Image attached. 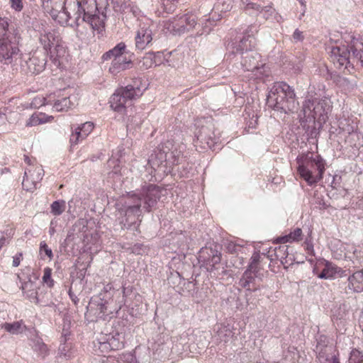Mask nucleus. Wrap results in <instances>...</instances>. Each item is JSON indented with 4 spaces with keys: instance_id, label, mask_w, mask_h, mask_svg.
Segmentation results:
<instances>
[{
    "instance_id": "obj_1",
    "label": "nucleus",
    "mask_w": 363,
    "mask_h": 363,
    "mask_svg": "<svg viewBox=\"0 0 363 363\" xmlns=\"http://www.w3.org/2000/svg\"><path fill=\"white\" fill-rule=\"evenodd\" d=\"M160 196V187L154 184L143 187L139 193L128 194L124 196L121 209L124 213V218L121 221V228L137 230L143 213L150 212Z\"/></svg>"
},
{
    "instance_id": "obj_2",
    "label": "nucleus",
    "mask_w": 363,
    "mask_h": 363,
    "mask_svg": "<svg viewBox=\"0 0 363 363\" xmlns=\"http://www.w3.org/2000/svg\"><path fill=\"white\" fill-rule=\"evenodd\" d=\"M10 36L7 41L0 44V62L11 65L13 70L24 74H37L43 72L46 65V57L44 55L28 57L19 49L21 35L15 32Z\"/></svg>"
},
{
    "instance_id": "obj_3",
    "label": "nucleus",
    "mask_w": 363,
    "mask_h": 363,
    "mask_svg": "<svg viewBox=\"0 0 363 363\" xmlns=\"http://www.w3.org/2000/svg\"><path fill=\"white\" fill-rule=\"evenodd\" d=\"M212 26L210 18L200 19L196 12L187 11L177 14L168 27L174 35L195 31L197 36L208 33Z\"/></svg>"
},
{
    "instance_id": "obj_4",
    "label": "nucleus",
    "mask_w": 363,
    "mask_h": 363,
    "mask_svg": "<svg viewBox=\"0 0 363 363\" xmlns=\"http://www.w3.org/2000/svg\"><path fill=\"white\" fill-rule=\"evenodd\" d=\"M267 105L276 111L287 113L298 109V102L294 90L286 83L276 82L267 97Z\"/></svg>"
},
{
    "instance_id": "obj_5",
    "label": "nucleus",
    "mask_w": 363,
    "mask_h": 363,
    "mask_svg": "<svg viewBox=\"0 0 363 363\" xmlns=\"http://www.w3.org/2000/svg\"><path fill=\"white\" fill-rule=\"evenodd\" d=\"M145 89L141 78L133 79L131 84L117 89L112 94L109 101L111 108L115 111L125 113L127 106L140 97Z\"/></svg>"
},
{
    "instance_id": "obj_6",
    "label": "nucleus",
    "mask_w": 363,
    "mask_h": 363,
    "mask_svg": "<svg viewBox=\"0 0 363 363\" xmlns=\"http://www.w3.org/2000/svg\"><path fill=\"white\" fill-rule=\"evenodd\" d=\"M297 171L301 179L309 186L322 179L325 172V162L319 155L315 157L302 155L296 157Z\"/></svg>"
},
{
    "instance_id": "obj_7",
    "label": "nucleus",
    "mask_w": 363,
    "mask_h": 363,
    "mask_svg": "<svg viewBox=\"0 0 363 363\" xmlns=\"http://www.w3.org/2000/svg\"><path fill=\"white\" fill-rule=\"evenodd\" d=\"M181 145H174L170 142L163 145L149 160L152 167L164 166L172 168L183 160V150Z\"/></svg>"
},
{
    "instance_id": "obj_8",
    "label": "nucleus",
    "mask_w": 363,
    "mask_h": 363,
    "mask_svg": "<svg viewBox=\"0 0 363 363\" xmlns=\"http://www.w3.org/2000/svg\"><path fill=\"white\" fill-rule=\"evenodd\" d=\"M240 57L242 68L250 72V78L261 80L270 75L269 67L261 61L262 57L257 51L245 52Z\"/></svg>"
},
{
    "instance_id": "obj_9",
    "label": "nucleus",
    "mask_w": 363,
    "mask_h": 363,
    "mask_svg": "<svg viewBox=\"0 0 363 363\" xmlns=\"http://www.w3.org/2000/svg\"><path fill=\"white\" fill-rule=\"evenodd\" d=\"M197 125L195 131V147H199L201 150L212 149L220 142V133H216V129L211 119L200 121Z\"/></svg>"
},
{
    "instance_id": "obj_10",
    "label": "nucleus",
    "mask_w": 363,
    "mask_h": 363,
    "mask_svg": "<svg viewBox=\"0 0 363 363\" xmlns=\"http://www.w3.org/2000/svg\"><path fill=\"white\" fill-rule=\"evenodd\" d=\"M330 108L328 99L314 98L309 95L303 104V118L306 121H315V119L319 122L325 121Z\"/></svg>"
},
{
    "instance_id": "obj_11",
    "label": "nucleus",
    "mask_w": 363,
    "mask_h": 363,
    "mask_svg": "<svg viewBox=\"0 0 363 363\" xmlns=\"http://www.w3.org/2000/svg\"><path fill=\"white\" fill-rule=\"evenodd\" d=\"M69 6H71L69 9L70 15L73 13L75 16V21L77 26L79 25V19L83 17L88 16H92L94 13H99V9L96 3V0H82L81 1L78 0H69ZM72 16H70V18Z\"/></svg>"
},
{
    "instance_id": "obj_12",
    "label": "nucleus",
    "mask_w": 363,
    "mask_h": 363,
    "mask_svg": "<svg viewBox=\"0 0 363 363\" xmlns=\"http://www.w3.org/2000/svg\"><path fill=\"white\" fill-rule=\"evenodd\" d=\"M315 352L319 363H340L337 358L338 352L333 345L328 344L325 336H320L318 339Z\"/></svg>"
},
{
    "instance_id": "obj_13",
    "label": "nucleus",
    "mask_w": 363,
    "mask_h": 363,
    "mask_svg": "<svg viewBox=\"0 0 363 363\" xmlns=\"http://www.w3.org/2000/svg\"><path fill=\"white\" fill-rule=\"evenodd\" d=\"M329 51L330 57L333 64L339 69H347L352 67L353 69V62L350 58L351 50L348 46H332Z\"/></svg>"
},
{
    "instance_id": "obj_14",
    "label": "nucleus",
    "mask_w": 363,
    "mask_h": 363,
    "mask_svg": "<svg viewBox=\"0 0 363 363\" xmlns=\"http://www.w3.org/2000/svg\"><path fill=\"white\" fill-rule=\"evenodd\" d=\"M199 261L201 262L207 272H209L221 261V252L218 246L202 247L199 254Z\"/></svg>"
},
{
    "instance_id": "obj_15",
    "label": "nucleus",
    "mask_w": 363,
    "mask_h": 363,
    "mask_svg": "<svg viewBox=\"0 0 363 363\" xmlns=\"http://www.w3.org/2000/svg\"><path fill=\"white\" fill-rule=\"evenodd\" d=\"M255 30V26L251 25L247 27L243 37L233 47V52L242 55L245 52L254 50L253 48L256 45V40L254 37Z\"/></svg>"
},
{
    "instance_id": "obj_16",
    "label": "nucleus",
    "mask_w": 363,
    "mask_h": 363,
    "mask_svg": "<svg viewBox=\"0 0 363 363\" xmlns=\"http://www.w3.org/2000/svg\"><path fill=\"white\" fill-rule=\"evenodd\" d=\"M340 133H342L345 136V142L350 146L355 145L353 141L359 138V134L357 132V123L352 118H342L338 122Z\"/></svg>"
},
{
    "instance_id": "obj_17",
    "label": "nucleus",
    "mask_w": 363,
    "mask_h": 363,
    "mask_svg": "<svg viewBox=\"0 0 363 363\" xmlns=\"http://www.w3.org/2000/svg\"><path fill=\"white\" fill-rule=\"evenodd\" d=\"M111 286L108 285L104 288V291H101L99 296L93 299L90 302V310L91 311L94 306H96V310L99 311L97 313V316L101 317L104 315L108 311V306L109 304V300L112 296V292L111 291Z\"/></svg>"
},
{
    "instance_id": "obj_18",
    "label": "nucleus",
    "mask_w": 363,
    "mask_h": 363,
    "mask_svg": "<svg viewBox=\"0 0 363 363\" xmlns=\"http://www.w3.org/2000/svg\"><path fill=\"white\" fill-rule=\"evenodd\" d=\"M43 174L44 171L40 167H35L33 171H26L22 182L23 188L26 191H33L37 189V185L42 180Z\"/></svg>"
},
{
    "instance_id": "obj_19",
    "label": "nucleus",
    "mask_w": 363,
    "mask_h": 363,
    "mask_svg": "<svg viewBox=\"0 0 363 363\" xmlns=\"http://www.w3.org/2000/svg\"><path fill=\"white\" fill-rule=\"evenodd\" d=\"M43 174L44 171L40 167H35L33 171H26L22 182L23 188L26 191H33L37 189V185L42 180Z\"/></svg>"
},
{
    "instance_id": "obj_20",
    "label": "nucleus",
    "mask_w": 363,
    "mask_h": 363,
    "mask_svg": "<svg viewBox=\"0 0 363 363\" xmlns=\"http://www.w3.org/2000/svg\"><path fill=\"white\" fill-rule=\"evenodd\" d=\"M363 291V269L350 274L345 292L347 294Z\"/></svg>"
},
{
    "instance_id": "obj_21",
    "label": "nucleus",
    "mask_w": 363,
    "mask_h": 363,
    "mask_svg": "<svg viewBox=\"0 0 363 363\" xmlns=\"http://www.w3.org/2000/svg\"><path fill=\"white\" fill-rule=\"evenodd\" d=\"M152 31L146 24L140 25L135 36V47L138 50H143L152 40Z\"/></svg>"
},
{
    "instance_id": "obj_22",
    "label": "nucleus",
    "mask_w": 363,
    "mask_h": 363,
    "mask_svg": "<svg viewBox=\"0 0 363 363\" xmlns=\"http://www.w3.org/2000/svg\"><path fill=\"white\" fill-rule=\"evenodd\" d=\"M350 38L348 46L352 52V62H359L363 66V42L362 39L354 36Z\"/></svg>"
},
{
    "instance_id": "obj_23",
    "label": "nucleus",
    "mask_w": 363,
    "mask_h": 363,
    "mask_svg": "<svg viewBox=\"0 0 363 363\" xmlns=\"http://www.w3.org/2000/svg\"><path fill=\"white\" fill-rule=\"evenodd\" d=\"M60 37V35L58 32L55 30H45L43 33H40L39 42L46 52H48L55 43L59 42Z\"/></svg>"
},
{
    "instance_id": "obj_24",
    "label": "nucleus",
    "mask_w": 363,
    "mask_h": 363,
    "mask_svg": "<svg viewBox=\"0 0 363 363\" xmlns=\"http://www.w3.org/2000/svg\"><path fill=\"white\" fill-rule=\"evenodd\" d=\"M99 13L100 12L94 13L92 16L83 17L82 21L88 23L93 30L101 32L103 30L106 16L104 11H101V14Z\"/></svg>"
},
{
    "instance_id": "obj_25",
    "label": "nucleus",
    "mask_w": 363,
    "mask_h": 363,
    "mask_svg": "<svg viewBox=\"0 0 363 363\" xmlns=\"http://www.w3.org/2000/svg\"><path fill=\"white\" fill-rule=\"evenodd\" d=\"M132 65L131 60L127 59L126 57L113 59L108 70L113 75H117L118 73L131 68Z\"/></svg>"
},
{
    "instance_id": "obj_26",
    "label": "nucleus",
    "mask_w": 363,
    "mask_h": 363,
    "mask_svg": "<svg viewBox=\"0 0 363 363\" xmlns=\"http://www.w3.org/2000/svg\"><path fill=\"white\" fill-rule=\"evenodd\" d=\"M252 274L244 272L239 280V285L249 291H256L260 289V285L257 284L256 278Z\"/></svg>"
},
{
    "instance_id": "obj_27",
    "label": "nucleus",
    "mask_w": 363,
    "mask_h": 363,
    "mask_svg": "<svg viewBox=\"0 0 363 363\" xmlns=\"http://www.w3.org/2000/svg\"><path fill=\"white\" fill-rule=\"evenodd\" d=\"M53 49H50V60L57 66L60 65V59L65 56L66 53V46L65 43L62 40V38H59V42L54 44L52 46Z\"/></svg>"
},
{
    "instance_id": "obj_28",
    "label": "nucleus",
    "mask_w": 363,
    "mask_h": 363,
    "mask_svg": "<svg viewBox=\"0 0 363 363\" xmlns=\"http://www.w3.org/2000/svg\"><path fill=\"white\" fill-rule=\"evenodd\" d=\"M346 250V257L352 262L354 267L363 264V251L359 246L348 245Z\"/></svg>"
},
{
    "instance_id": "obj_29",
    "label": "nucleus",
    "mask_w": 363,
    "mask_h": 363,
    "mask_svg": "<svg viewBox=\"0 0 363 363\" xmlns=\"http://www.w3.org/2000/svg\"><path fill=\"white\" fill-rule=\"evenodd\" d=\"M126 52V45L123 42L118 43L114 48L103 54L101 59L103 61H107L111 59H117L125 57L123 55Z\"/></svg>"
},
{
    "instance_id": "obj_30",
    "label": "nucleus",
    "mask_w": 363,
    "mask_h": 363,
    "mask_svg": "<svg viewBox=\"0 0 363 363\" xmlns=\"http://www.w3.org/2000/svg\"><path fill=\"white\" fill-rule=\"evenodd\" d=\"M9 26L8 19L0 15V44L7 41V38H11L10 35H12L15 32H17L21 35L20 30L18 28H12L10 31H8Z\"/></svg>"
},
{
    "instance_id": "obj_31",
    "label": "nucleus",
    "mask_w": 363,
    "mask_h": 363,
    "mask_svg": "<svg viewBox=\"0 0 363 363\" xmlns=\"http://www.w3.org/2000/svg\"><path fill=\"white\" fill-rule=\"evenodd\" d=\"M41 288L42 287H40L36 282L30 280L24 282L21 285V290L23 294L30 300V302L33 301Z\"/></svg>"
},
{
    "instance_id": "obj_32",
    "label": "nucleus",
    "mask_w": 363,
    "mask_h": 363,
    "mask_svg": "<svg viewBox=\"0 0 363 363\" xmlns=\"http://www.w3.org/2000/svg\"><path fill=\"white\" fill-rule=\"evenodd\" d=\"M208 272L211 278L221 281H228L229 279L232 278L230 272L220 263Z\"/></svg>"
},
{
    "instance_id": "obj_33",
    "label": "nucleus",
    "mask_w": 363,
    "mask_h": 363,
    "mask_svg": "<svg viewBox=\"0 0 363 363\" xmlns=\"http://www.w3.org/2000/svg\"><path fill=\"white\" fill-rule=\"evenodd\" d=\"M1 328L12 335H18L22 333L26 328L23 321H15L13 323H4L1 325Z\"/></svg>"
},
{
    "instance_id": "obj_34",
    "label": "nucleus",
    "mask_w": 363,
    "mask_h": 363,
    "mask_svg": "<svg viewBox=\"0 0 363 363\" xmlns=\"http://www.w3.org/2000/svg\"><path fill=\"white\" fill-rule=\"evenodd\" d=\"M50 297V293L45 291L44 287H42L32 303H34L40 306H49L51 303H52Z\"/></svg>"
},
{
    "instance_id": "obj_35",
    "label": "nucleus",
    "mask_w": 363,
    "mask_h": 363,
    "mask_svg": "<svg viewBox=\"0 0 363 363\" xmlns=\"http://www.w3.org/2000/svg\"><path fill=\"white\" fill-rule=\"evenodd\" d=\"M302 239V230L299 228H296L289 234L286 235L284 236L279 237L277 239V242L278 243H286L291 242L294 241H298Z\"/></svg>"
},
{
    "instance_id": "obj_36",
    "label": "nucleus",
    "mask_w": 363,
    "mask_h": 363,
    "mask_svg": "<svg viewBox=\"0 0 363 363\" xmlns=\"http://www.w3.org/2000/svg\"><path fill=\"white\" fill-rule=\"evenodd\" d=\"M95 351L99 350L101 355L105 356L106 353L111 350L110 344L108 343L106 336L102 335L96 341L94 342Z\"/></svg>"
},
{
    "instance_id": "obj_37",
    "label": "nucleus",
    "mask_w": 363,
    "mask_h": 363,
    "mask_svg": "<svg viewBox=\"0 0 363 363\" xmlns=\"http://www.w3.org/2000/svg\"><path fill=\"white\" fill-rule=\"evenodd\" d=\"M66 208V202L64 200H57L52 202L50 206V213L55 216H60Z\"/></svg>"
},
{
    "instance_id": "obj_38",
    "label": "nucleus",
    "mask_w": 363,
    "mask_h": 363,
    "mask_svg": "<svg viewBox=\"0 0 363 363\" xmlns=\"http://www.w3.org/2000/svg\"><path fill=\"white\" fill-rule=\"evenodd\" d=\"M85 139L86 138H84V136H82L79 128H78L77 126L72 127V133L69 138L71 146L77 145Z\"/></svg>"
},
{
    "instance_id": "obj_39",
    "label": "nucleus",
    "mask_w": 363,
    "mask_h": 363,
    "mask_svg": "<svg viewBox=\"0 0 363 363\" xmlns=\"http://www.w3.org/2000/svg\"><path fill=\"white\" fill-rule=\"evenodd\" d=\"M154 56L152 53L147 52L145 55V56L142 58V60L139 62L140 67L143 69H147L152 67L153 65L157 66V62H155V60H152Z\"/></svg>"
},
{
    "instance_id": "obj_40",
    "label": "nucleus",
    "mask_w": 363,
    "mask_h": 363,
    "mask_svg": "<svg viewBox=\"0 0 363 363\" xmlns=\"http://www.w3.org/2000/svg\"><path fill=\"white\" fill-rule=\"evenodd\" d=\"M318 277L324 279H334V264L327 262L322 272L318 275Z\"/></svg>"
},
{
    "instance_id": "obj_41",
    "label": "nucleus",
    "mask_w": 363,
    "mask_h": 363,
    "mask_svg": "<svg viewBox=\"0 0 363 363\" xmlns=\"http://www.w3.org/2000/svg\"><path fill=\"white\" fill-rule=\"evenodd\" d=\"M106 339L110 344L111 350H118L123 347V343L120 340V335H106Z\"/></svg>"
},
{
    "instance_id": "obj_42",
    "label": "nucleus",
    "mask_w": 363,
    "mask_h": 363,
    "mask_svg": "<svg viewBox=\"0 0 363 363\" xmlns=\"http://www.w3.org/2000/svg\"><path fill=\"white\" fill-rule=\"evenodd\" d=\"M71 106V101L69 98L64 97L60 100H57L54 105L53 108L57 111H67Z\"/></svg>"
},
{
    "instance_id": "obj_43",
    "label": "nucleus",
    "mask_w": 363,
    "mask_h": 363,
    "mask_svg": "<svg viewBox=\"0 0 363 363\" xmlns=\"http://www.w3.org/2000/svg\"><path fill=\"white\" fill-rule=\"evenodd\" d=\"M234 333L229 326H223L218 331V336L221 341L227 342L233 336Z\"/></svg>"
},
{
    "instance_id": "obj_44",
    "label": "nucleus",
    "mask_w": 363,
    "mask_h": 363,
    "mask_svg": "<svg viewBox=\"0 0 363 363\" xmlns=\"http://www.w3.org/2000/svg\"><path fill=\"white\" fill-rule=\"evenodd\" d=\"M274 251L276 258L280 259L283 264V259H286L289 255L288 247L286 245H279L278 247H275Z\"/></svg>"
},
{
    "instance_id": "obj_45",
    "label": "nucleus",
    "mask_w": 363,
    "mask_h": 363,
    "mask_svg": "<svg viewBox=\"0 0 363 363\" xmlns=\"http://www.w3.org/2000/svg\"><path fill=\"white\" fill-rule=\"evenodd\" d=\"M348 361L349 363H363V352L357 349H353Z\"/></svg>"
},
{
    "instance_id": "obj_46",
    "label": "nucleus",
    "mask_w": 363,
    "mask_h": 363,
    "mask_svg": "<svg viewBox=\"0 0 363 363\" xmlns=\"http://www.w3.org/2000/svg\"><path fill=\"white\" fill-rule=\"evenodd\" d=\"M259 13H262L263 18L266 20L272 18L277 14L276 10L273 8L272 4L262 7Z\"/></svg>"
},
{
    "instance_id": "obj_47",
    "label": "nucleus",
    "mask_w": 363,
    "mask_h": 363,
    "mask_svg": "<svg viewBox=\"0 0 363 363\" xmlns=\"http://www.w3.org/2000/svg\"><path fill=\"white\" fill-rule=\"evenodd\" d=\"M33 349L35 351H36L37 352H38V354L40 355H41L42 357H45V355H47L48 354V347H47V345L43 342L41 340H38L34 345H33Z\"/></svg>"
},
{
    "instance_id": "obj_48",
    "label": "nucleus",
    "mask_w": 363,
    "mask_h": 363,
    "mask_svg": "<svg viewBox=\"0 0 363 363\" xmlns=\"http://www.w3.org/2000/svg\"><path fill=\"white\" fill-rule=\"evenodd\" d=\"M77 127L79 128L82 136H84V138H86L87 136L92 132L94 125L91 122H86L80 125H78Z\"/></svg>"
},
{
    "instance_id": "obj_49",
    "label": "nucleus",
    "mask_w": 363,
    "mask_h": 363,
    "mask_svg": "<svg viewBox=\"0 0 363 363\" xmlns=\"http://www.w3.org/2000/svg\"><path fill=\"white\" fill-rule=\"evenodd\" d=\"M107 165L109 168L113 167V169L109 172V174H117L119 173L120 168H119L118 160L114 159V158H111L108 160V161L107 162Z\"/></svg>"
},
{
    "instance_id": "obj_50",
    "label": "nucleus",
    "mask_w": 363,
    "mask_h": 363,
    "mask_svg": "<svg viewBox=\"0 0 363 363\" xmlns=\"http://www.w3.org/2000/svg\"><path fill=\"white\" fill-rule=\"evenodd\" d=\"M43 253H45L50 259H52L53 257L52 250L48 246L45 241H42L40 243V254L42 255Z\"/></svg>"
},
{
    "instance_id": "obj_51",
    "label": "nucleus",
    "mask_w": 363,
    "mask_h": 363,
    "mask_svg": "<svg viewBox=\"0 0 363 363\" xmlns=\"http://www.w3.org/2000/svg\"><path fill=\"white\" fill-rule=\"evenodd\" d=\"M52 270L49 267H46L43 271V281L47 284L49 287L53 286V280L51 279Z\"/></svg>"
},
{
    "instance_id": "obj_52",
    "label": "nucleus",
    "mask_w": 363,
    "mask_h": 363,
    "mask_svg": "<svg viewBox=\"0 0 363 363\" xmlns=\"http://www.w3.org/2000/svg\"><path fill=\"white\" fill-rule=\"evenodd\" d=\"M45 98L43 96H36L33 99L31 103H30V107L33 108H38L41 107L43 105H45L46 103Z\"/></svg>"
},
{
    "instance_id": "obj_53",
    "label": "nucleus",
    "mask_w": 363,
    "mask_h": 363,
    "mask_svg": "<svg viewBox=\"0 0 363 363\" xmlns=\"http://www.w3.org/2000/svg\"><path fill=\"white\" fill-rule=\"evenodd\" d=\"M43 121L40 119L38 113L33 114L26 122V126H35L42 124Z\"/></svg>"
},
{
    "instance_id": "obj_54",
    "label": "nucleus",
    "mask_w": 363,
    "mask_h": 363,
    "mask_svg": "<svg viewBox=\"0 0 363 363\" xmlns=\"http://www.w3.org/2000/svg\"><path fill=\"white\" fill-rule=\"evenodd\" d=\"M350 274V270H345L342 269L340 267H337V265L334 264V276L335 277L337 276L338 277H349Z\"/></svg>"
},
{
    "instance_id": "obj_55",
    "label": "nucleus",
    "mask_w": 363,
    "mask_h": 363,
    "mask_svg": "<svg viewBox=\"0 0 363 363\" xmlns=\"http://www.w3.org/2000/svg\"><path fill=\"white\" fill-rule=\"evenodd\" d=\"M261 9L262 6L260 5L252 2L247 3L245 7V10L250 12V14L254 13L253 12H250L251 10L260 13Z\"/></svg>"
},
{
    "instance_id": "obj_56",
    "label": "nucleus",
    "mask_w": 363,
    "mask_h": 363,
    "mask_svg": "<svg viewBox=\"0 0 363 363\" xmlns=\"http://www.w3.org/2000/svg\"><path fill=\"white\" fill-rule=\"evenodd\" d=\"M259 264L250 262L247 269L245 271V272H249V274H252L255 277H258V272L259 270V268L258 267Z\"/></svg>"
},
{
    "instance_id": "obj_57",
    "label": "nucleus",
    "mask_w": 363,
    "mask_h": 363,
    "mask_svg": "<svg viewBox=\"0 0 363 363\" xmlns=\"http://www.w3.org/2000/svg\"><path fill=\"white\" fill-rule=\"evenodd\" d=\"M315 199V208L320 210H325L328 208L329 205L324 201L322 197L317 196Z\"/></svg>"
},
{
    "instance_id": "obj_58",
    "label": "nucleus",
    "mask_w": 363,
    "mask_h": 363,
    "mask_svg": "<svg viewBox=\"0 0 363 363\" xmlns=\"http://www.w3.org/2000/svg\"><path fill=\"white\" fill-rule=\"evenodd\" d=\"M11 7L16 11H21L23 9L22 0H9Z\"/></svg>"
},
{
    "instance_id": "obj_59",
    "label": "nucleus",
    "mask_w": 363,
    "mask_h": 363,
    "mask_svg": "<svg viewBox=\"0 0 363 363\" xmlns=\"http://www.w3.org/2000/svg\"><path fill=\"white\" fill-rule=\"evenodd\" d=\"M293 39L296 42H301L303 41L304 39V37L303 35V33L299 30L298 29H296L293 33Z\"/></svg>"
},
{
    "instance_id": "obj_60",
    "label": "nucleus",
    "mask_w": 363,
    "mask_h": 363,
    "mask_svg": "<svg viewBox=\"0 0 363 363\" xmlns=\"http://www.w3.org/2000/svg\"><path fill=\"white\" fill-rule=\"evenodd\" d=\"M150 53H152V55L154 56V57H152V60H155V62L158 61L157 65H160L162 61V57H163L162 52H150Z\"/></svg>"
},
{
    "instance_id": "obj_61",
    "label": "nucleus",
    "mask_w": 363,
    "mask_h": 363,
    "mask_svg": "<svg viewBox=\"0 0 363 363\" xmlns=\"http://www.w3.org/2000/svg\"><path fill=\"white\" fill-rule=\"evenodd\" d=\"M23 254L22 252L17 253L13 257V267H18L20 264L21 260L22 259Z\"/></svg>"
},
{
    "instance_id": "obj_62",
    "label": "nucleus",
    "mask_w": 363,
    "mask_h": 363,
    "mask_svg": "<svg viewBox=\"0 0 363 363\" xmlns=\"http://www.w3.org/2000/svg\"><path fill=\"white\" fill-rule=\"evenodd\" d=\"M69 296L72 301L74 303L75 306H77L79 301V299L77 298V296L73 293L72 291V289L70 288L68 291Z\"/></svg>"
},
{
    "instance_id": "obj_63",
    "label": "nucleus",
    "mask_w": 363,
    "mask_h": 363,
    "mask_svg": "<svg viewBox=\"0 0 363 363\" xmlns=\"http://www.w3.org/2000/svg\"><path fill=\"white\" fill-rule=\"evenodd\" d=\"M59 351L60 352V354L61 355H63L65 357H70V355L69 354H67V350H66V345L64 344V345H61L59 347Z\"/></svg>"
},
{
    "instance_id": "obj_64",
    "label": "nucleus",
    "mask_w": 363,
    "mask_h": 363,
    "mask_svg": "<svg viewBox=\"0 0 363 363\" xmlns=\"http://www.w3.org/2000/svg\"><path fill=\"white\" fill-rule=\"evenodd\" d=\"M259 259H260V255L259 253L257 252H255L252 255L251 259H250V262H252V263H256V264H259Z\"/></svg>"
}]
</instances>
